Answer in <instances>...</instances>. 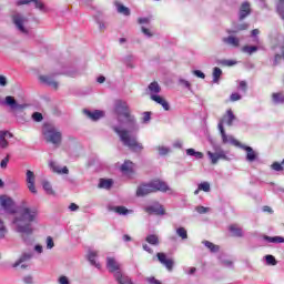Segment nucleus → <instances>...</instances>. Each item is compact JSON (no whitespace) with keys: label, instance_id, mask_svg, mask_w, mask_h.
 <instances>
[{"label":"nucleus","instance_id":"obj_25","mask_svg":"<svg viewBox=\"0 0 284 284\" xmlns=\"http://www.w3.org/2000/svg\"><path fill=\"white\" fill-rule=\"evenodd\" d=\"M114 278L119 284H134L129 276L123 275L120 271L115 272Z\"/></svg>","mask_w":284,"mask_h":284},{"label":"nucleus","instance_id":"obj_27","mask_svg":"<svg viewBox=\"0 0 284 284\" xmlns=\"http://www.w3.org/2000/svg\"><path fill=\"white\" fill-rule=\"evenodd\" d=\"M229 230L232 236H236L237 239L243 237V229H241L239 225L232 224L229 226Z\"/></svg>","mask_w":284,"mask_h":284},{"label":"nucleus","instance_id":"obj_43","mask_svg":"<svg viewBox=\"0 0 284 284\" xmlns=\"http://www.w3.org/2000/svg\"><path fill=\"white\" fill-rule=\"evenodd\" d=\"M179 85H182V88H186V90H192V83H190V81L180 78L178 81Z\"/></svg>","mask_w":284,"mask_h":284},{"label":"nucleus","instance_id":"obj_64","mask_svg":"<svg viewBox=\"0 0 284 284\" xmlns=\"http://www.w3.org/2000/svg\"><path fill=\"white\" fill-rule=\"evenodd\" d=\"M149 284H161V282L154 277H146Z\"/></svg>","mask_w":284,"mask_h":284},{"label":"nucleus","instance_id":"obj_18","mask_svg":"<svg viewBox=\"0 0 284 284\" xmlns=\"http://www.w3.org/2000/svg\"><path fill=\"white\" fill-rule=\"evenodd\" d=\"M220 121H222V125L223 123H226L230 128H232V125H234V121H236V115H234L232 109H229L226 114Z\"/></svg>","mask_w":284,"mask_h":284},{"label":"nucleus","instance_id":"obj_26","mask_svg":"<svg viewBox=\"0 0 284 284\" xmlns=\"http://www.w3.org/2000/svg\"><path fill=\"white\" fill-rule=\"evenodd\" d=\"M252 12V9L250 8V4L247 2L242 3L240 8V21H243L246 17H250V13Z\"/></svg>","mask_w":284,"mask_h":284},{"label":"nucleus","instance_id":"obj_9","mask_svg":"<svg viewBox=\"0 0 284 284\" xmlns=\"http://www.w3.org/2000/svg\"><path fill=\"white\" fill-rule=\"evenodd\" d=\"M158 261H160L161 265H164L169 272L174 270V260L168 257L165 253H158L156 254Z\"/></svg>","mask_w":284,"mask_h":284},{"label":"nucleus","instance_id":"obj_51","mask_svg":"<svg viewBox=\"0 0 284 284\" xmlns=\"http://www.w3.org/2000/svg\"><path fill=\"white\" fill-rule=\"evenodd\" d=\"M151 119H152V113L151 112H144L143 113V118H142L143 123H150Z\"/></svg>","mask_w":284,"mask_h":284},{"label":"nucleus","instance_id":"obj_61","mask_svg":"<svg viewBox=\"0 0 284 284\" xmlns=\"http://www.w3.org/2000/svg\"><path fill=\"white\" fill-rule=\"evenodd\" d=\"M230 100L231 101H241V94L239 93H232L231 97H230Z\"/></svg>","mask_w":284,"mask_h":284},{"label":"nucleus","instance_id":"obj_29","mask_svg":"<svg viewBox=\"0 0 284 284\" xmlns=\"http://www.w3.org/2000/svg\"><path fill=\"white\" fill-rule=\"evenodd\" d=\"M112 212H115V214H120L122 216H126V214H132V210H128L125 206H112L110 209Z\"/></svg>","mask_w":284,"mask_h":284},{"label":"nucleus","instance_id":"obj_32","mask_svg":"<svg viewBox=\"0 0 284 284\" xmlns=\"http://www.w3.org/2000/svg\"><path fill=\"white\" fill-rule=\"evenodd\" d=\"M8 236V226H6V222L0 219V241H3Z\"/></svg>","mask_w":284,"mask_h":284},{"label":"nucleus","instance_id":"obj_49","mask_svg":"<svg viewBox=\"0 0 284 284\" xmlns=\"http://www.w3.org/2000/svg\"><path fill=\"white\" fill-rule=\"evenodd\" d=\"M271 168L275 170V172H283V163L274 162Z\"/></svg>","mask_w":284,"mask_h":284},{"label":"nucleus","instance_id":"obj_34","mask_svg":"<svg viewBox=\"0 0 284 284\" xmlns=\"http://www.w3.org/2000/svg\"><path fill=\"white\" fill-rule=\"evenodd\" d=\"M42 187L47 194L54 195V190L52 189V184L49 181H42Z\"/></svg>","mask_w":284,"mask_h":284},{"label":"nucleus","instance_id":"obj_20","mask_svg":"<svg viewBox=\"0 0 284 284\" xmlns=\"http://www.w3.org/2000/svg\"><path fill=\"white\" fill-rule=\"evenodd\" d=\"M106 267L109 272H119L121 264L114 257H106Z\"/></svg>","mask_w":284,"mask_h":284},{"label":"nucleus","instance_id":"obj_19","mask_svg":"<svg viewBox=\"0 0 284 284\" xmlns=\"http://www.w3.org/2000/svg\"><path fill=\"white\" fill-rule=\"evenodd\" d=\"M49 168H51L52 172H54L55 174H69L70 172V170H68V166H63L61 169V166L54 161H51L49 163Z\"/></svg>","mask_w":284,"mask_h":284},{"label":"nucleus","instance_id":"obj_21","mask_svg":"<svg viewBox=\"0 0 284 284\" xmlns=\"http://www.w3.org/2000/svg\"><path fill=\"white\" fill-rule=\"evenodd\" d=\"M30 258H32V253H22L19 258L11 265V267H13V270H17L19 265L26 263L27 261H30Z\"/></svg>","mask_w":284,"mask_h":284},{"label":"nucleus","instance_id":"obj_54","mask_svg":"<svg viewBox=\"0 0 284 284\" xmlns=\"http://www.w3.org/2000/svg\"><path fill=\"white\" fill-rule=\"evenodd\" d=\"M195 210L199 214H207V212H210V207L205 206H196Z\"/></svg>","mask_w":284,"mask_h":284},{"label":"nucleus","instance_id":"obj_40","mask_svg":"<svg viewBox=\"0 0 284 284\" xmlns=\"http://www.w3.org/2000/svg\"><path fill=\"white\" fill-rule=\"evenodd\" d=\"M264 240L268 241V243H284V237H281V236L271 237V236L265 235Z\"/></svg>","mask_w":284,"mask_h":284},{"label":"nucleus","instance_id":"obj_45","mask_svg":"<svg viewBox=\"0 0 284 284\" xmlns=\"http://www.w3.org/2000/svg\"><path fill=\"white\" fill-rule=\"evenodd\" d=\"M160 156H165L166 154H170V148L160 145L156 148Z\"/></svg>","mask_w":284,"mask_h":284},{"label":"nucleus","instance_id":"obj_13","mask_svg":"<svg viewBox=\"0 0 284 284\" xmlns=\"http://www.w3.org/2000/svg\"><path fill=\"white\" fill-rule=\"evenodd\" d=\"M12 133L10 131H0V148L1 150H8L10 148V142L8 139H12Z\"/></svg>","mask_w":284,"mask_h":284},{"label":"nucleus","instance_id":"obj_33","mask_svg":"<svg viewBox=\"0 0 284 284\" xmlns=\"http://www.w3.org/2000/svg\"><path fill=\"white\" fill-rule=\"evenodd\" d=\"M247 28H250V24H247V23L237 24L234 30H227V33L229 34H236L237 32H241L243 30H247Z\"/></svg>","mask_w":284,"mask_h":284},{"label":"nucleus","instance_id":"obj_16","mask_svg":"<svg viewBox=\"0 0 284 284\" xmlns=\"http://www.w3.org/2000/svg\"><path fill=\"white\" fill-rule=\"evenodd\" d=\"M83 113L85 114V116H88L89 119H91V121H99V119H103L105 116V113L103 111H90V110H83Z\"/></svg>","mask_w":284,"mask_h":284},{"label":"nucleus","instance_id":"obj_50","mask_svg":"<svg viewBox=\"0 0 284 284\" xmlns=\"http://www.w3.org/2000/svg\"><path fill=\"white\" fill-rule=\"evenodd\" d=\"M265 261L267 265H276V257H274L273 255H266Z\"/></svg>","mask_w":284,"mask_h":284},{"label":"nucleus","instance_id":"obj_36","mask_svg":"<svg viewBox=\"0 0 284 284\" xmlns=\"http://www.w3.org/2000/svg\"><path fill=\"white\" fill-rule=\"evenodd\" d=\"M242 52H244V54H254V52H258V47L244 45Z\"/></svg>","mask_w":284,"mask_h":284},{"label":"nucleus","instance_id":"obj_12","mask_svg":"<svg viewBox=\"0 0 284 284\" xmlns=\"http://www.w3.org/2000/svg\"><path fill=\"white\" fill-rule=\"evenodd\" d=\"M29 3H34V8H37V10H41L42 12L45 10V4L41 0H18L16 6H29Z\"/></svg>","mask_w":284,"mask_h":284},{"label":"nucleus","instance_id":"obj_39","mask_svg":"<svg viewBox=\"0 0 284 284\" xmlns=\"http://www.w3.org/2000/svg\"><path fill=\"white\" fill-rule=\"evenodd\" d=\"M221 74H223V71L221 68L215 67L213 69V83H219V79H221Z\"/></svg>","mask_w":284,"mask_h":284},{"label":"nucleus","instance_id":"obj_59","mask_svg":"<svg viewBox=\"0 0 284 284\" xmlns=\"http://www.w3.org/2000/svg\"><path fill=\"white\" fill-rule=\"evenodd\" d=\"M0 85L1 88H6V85H8V78H6V75H0Z\"/></svg>","mask_w":284,"mask_h":284},{"label":"nucleus","instance_id":"obj_57","mask_svg":"<svg viewBox=\"0 0 284 284\" xmlns=\"http://www.w3.org/2000/svg\"><path fill=\"white\" fill-rule=\"evenodd\" d=\"M23 283H26V284H34V278L32 277V275H26L23 277Z\"/></svg>","mask_w":284,"mask_h":284},{"label":"nucleus","instance_id":"obj_23","mask_svg":"<svg viewBox=\"0 0 284 284\" xmlns=\"http://www.w3.org/2000/svg\"><path fill=\"white\" fill-rule=\"evenodd\" d=\"M99 256V252L97 251H89L88 252V261L90 262L93 267H97L98 270H101V264L98 263L97 257Z\"/></svg>","mask_w":284,"mask_h":284},{"label":"nucleus","instance_id":"obj_63","mask_svg":"<svg viewBox=\"0 0 284 284\" xmlns=\"http://www.w3.org/2000/svg\"><path fill=\"white\" fill-rule=\"evenodd\" d=\"M27 185H28L29 191H30L32 194H37V186H34V183H29V184H27Z\"/></svg>","mask_w":284,"mask_h":284},{"label":"nucleus","instance_id":"obj_35","mask_svg":"<svg viewBox=\"0 0 284 284\" xmlns=\"http://www.w3.org/2000/svg\"><path fill=\"white\" fill-rule=\"evenodd\" d=\"M146 243L150 245H159V235L151 234L145 237Z\"/></svg>","mask_w":284,"mask_h":284},{"label":"nucleus","instance_id":"obj_31","mask_svg":"<svg viewBox=\"0 0 284 284\" xmlns=\"http://www.w3.org/2000/svg\"><path fill=\"white\" fill-rule=\"evenodd\" d=\"M203 245H205V247H207V250H210V252H212L213 254H216V252H219L221 250V246H219L210 241H203Z\"/></svg>","mask_w":284,"mask_h":284},{"label":"nucleus","instance_id":"obj_56","mask_svg":"<svg viewBox=\"0 0 284 284\" xmlns=\"http://www.w3.org/2000/svg\"><path fill=\"white\" fill-rule=\"evenodd\" d=\"M8 163H10V155H7L1 162H0V166L6 170V168H8Z\"/></svg>","mask_w":284,"mask_h":284},{"label":"nucleus","instance_id":"obj_3","mask_svg":"<svg viewBox=\"0 0 284 284\" xmlns=\"http://www.w3.org/2000/svg\"><path fill=\"white\" fill-rule=\"evenodd\" d=\"M170 186L161 180H154L146 184H141L136 189V196L143 197L148 194H154V192H169Z\"/></svg>","mask_w":284,"mask_h":284},{"label":"nucleus","instance_id":"obj_46","mask_svg":"<svg viewBox=\"0 0 284 284\" xmlns=\"http://www.w3.org/2000/svg\"><path fill=\"white\" fill-rule=\"evenodd\" d=\"M36 175L31 170H27V184L34 183Z\"/></svg>","mask_w":284,"mask_h":284},{"label":"nucleus","instance_id":"obj_30","mask_svg":"<svg viewBox=\"0 0 284 284\" xmlns=\"http://www.w3.org/2000/svg\"><path fill=\"white\" fill-rule=\"evenodd\" d=\"M115 8L120 14H124V17H130V9L123 6L120 2H115Z\"/></svg>","mask_w":284,"mask_h":284},{"label":"nucleus","instance_id":"obj_28","mask_svg":"<svg viewBox=\"0 0 284 284\" xmlns=\"http://www.w3.org/2000/svg\"><path fill=\"white\" fill-rule=\"evenodd\" d=\"M134 171V163L130 160L124 161V163L121 165V172L124 174H130V172Z\"/></svg>","mask_w":284,"mask_h":284},{"label":"nucleus","instance_id":"obj_48","mask_svg":"<svg viewBox=\"0 0 284 284\" xmlns=\"http://www.w3.org/2000/svg\"><path fill=\"white\" fill-rule=\"evenodd\" d=\"M236 61L235 60H221L220 64L221 65H225L227 68H232V65H236Z\"/></svg>","mask_w":284,"mask_h":284},{"label":"nucleus","instance_id":"obj_5","mask_svg":"<svg viewBox=\"0 0 284 284\" xmlns=\"http://www.w3.org/2000/svg\"><path fill=\"white\" fill-rule=\"evenodd\" d=\"M44 141L51 143L54 148H60L63 141V133L54 126H47L43 132Z\"/></svg>","mask_w":284,"mask_h":284},{"label":"nucleus","instance_id":"obj_62","mask_svg":"<svg viewBox=\"0 0 284 284\" xmlns=\"http://www.w3.org/2000/svg\"><path fill=\"white\" fill-rule=\"evenodd\" d=\"M128 68H134V64H132V55H128L125 59H124Z\"/></svg>","mask_w":284,"mask_h":284},{"label":"nucleus","instance_id":"obj_24","mask_svg":"<svg viewBox=\"0 0 284 284\" xmlns=\"http://www.w3.org/2000/svg\"><path fill=\"white\" fill-rule=\"evenodd\" d=\"M223 43L226 45H232V48H239L241 45V40L234 36H229L222 39Z\"/></svg>","mask_w":284,"mask_h":284},{"label":"nucleus","instance_id":"obj_11","mask_svg":"<svg viewBox=\"0 0 284 284\" xmlns=\"http://www.w3.org/2000/svg\"><path fill=\"white\" fill-rule=\"evenodd\" d=\"M39 80L41 81V83H45V85L53 88V90H59V82L54 80V74L40 75Z\"/></svg>","mask_w":284,"mask_h":284},{"label":"nucleus","instance_id":"obj_4","mask_svg":"<svg viewBox=\"0 0 284 284\" xmlns=\"http://www.w3.org/2000/svg\"><path fill=\"white\" fill-rule=\"evenodd\" d=\"M11 21L18 32L20 34H23L24 37H28L30 34V27H28V23H30V19L28 16L21 12H14L11 14Z\"/></svg>","mask_w":284,"mask_h":284},{"label":"nucleus","instance_id":"obj_60","mask_svg":"<svg viewBox=\"0 0 284 284\" xmlns=\"http://www.w3.org/2000/svg\"><path fill=\"white\" fill-rule=\"evenodd\" d=\"M59 284H70V280L68 276L62 275L59 277Z\"/></svg>","mask_w":284,"mask_h":284},{"label":"nucleus","instance_id":"obj_42","mask_svg":"<svg viewBox=\"0 0 284 284\" xmlns=\"http://www.w3.org/2000/svg\"><path fill=\"white\" fill-rule=\"evenodd\" d=\"M176 234L178 236H180V239H182L183 241H185L187 239V230H185V227H179L176 229Z\"/></svg>","mask_w":284,"mask_h":284},{"label":"nucleus","instance_id":"obj_14","mask_svg":"<svg viewBox=\"0 0 284 284\" xmlns=\"http://www.w3.org/2000/svg\"><path fill=\"white\" fill-rule=\"evenodd\" d=\"M240 148H241V150H245L246 161H248V163H254V161H256V159H258V153L256 151H254V149H252L251 146L242 144Z\"/></svg>","mask_w":284,"mask_h":284},{"label":"nucleus","instance_id":"obj_47","mask_svg":"<svg viewBox=\"0 0 284 284\" xmlns=\"http://www.w3.org/2000/svg\"><path fill=\"white\" fill-rule=\"evenodd\" d=\"M199 190H201L202 192H210L211 186H210V182H202L197 185Z\"/></svg>","mask_w":284,"mask_h":284},{"label":"nucleus","instance_id":"obj_10","mask_svg":"<svg viewBox=\"0 0 284 284\" xmlns=\"http://www.w3.org/2000/svg\"><path fill=\"white\" fill-rule=\"evenodd\" d=\"M146 214H155L156 216H165V209L161 204H154L144 209Z\"/></svg>","mask_w":284,"mask_h":284},{"label":"nucleus","instance_id":"obj_53","mask_svg":"<svg viewBox=\"0 0 284 284\" xmlns=\"http://www.w3.org/2000/svg\"><path fill=\"white\" fill-rule=\"evenodd\" d=\"M32 119H33V121H37L39 123V122L43 121V114H41L40 112H34L32 114Z\"/></svg>","mask_w":284,"mask_h":284},{"label":"nucleus","instance_id":"obj_1","mask_svg":"<svg viewBox=\"0 0 284 284\" xmlns=\"http://www.w3.org/2000/svg\"><path fill=\"white\" fill-rule=\"evenodd\" d=\"M115 114L120 125H114L113 131L118 134L121 143L132 152H142L143 144L136 141V138L132 134L139 132V122L130 111L128 102L118 100L115 102Z\"/></svg>","mask_w":284,"mask_h":284},{"label":"nucleus","instance_id":"obj_38","mask_svg":"<svg viewBox=\"0 0 284 284\" xmlns=\"http://www.w3.org/2000/svg\"><path fill=\"white\" fill-rule=\"evenodd\" d=\"M98 187H101L103 190H110V187H112V180L101 179Z\"/></svg>","mask_w":284,"mask_h":284},{"label":"nucleus","instance_id":"obj_37","mask_svg":"<svg viewBox=\"0 0 284 284\" xmlns=\"http://www.w3.org/2000/svg\"><path fill=\"white\" fill-rule=\"evenodd\" d=\"M187 156H194L195 159H203V152H199L194 149L186 150Z\"/></svg>","mask_w":284,"mask_h":284},{"label":"nucleus","instance_id":"obj_15","mask_svg":"<svg viewBox=\"0 0 284 284\" xmlns=\"http://www.w3.org/2000/svg\"><path fill=\"white\" fill-rule=\"evenodd\" d=\"M4 105H8L12 110H24L26 105L24 104H19L14 97L8 95L4 99Z\"/></svg>","mask_w":284,"mask_h":284},{"label":"nucleus","instance_id":"obj_2","mask_svg":"<svg viewBox=\"0 0 284 284\" xmlns=\"http://www.w3.org/2000/svg\"><path fill=\"white\" fill-rule=\"evenodd\" d=\"M39 216V211L37 207L28 206L26 202H22L16 216L13 217L12 225L14 231L20 234V237L26 243V245H32L34 243V229H32V223L37 221Z\"/></svg>","mask_w":284,"mask_h":284},{"label":"nucleus","instance_id":"obj_44","mask_svg":"<svg viewBox=\"0 0 284 284\" xmlns=\"http://www.w3.org/2000/svg\"><path fill=\"white\" fill-rule=\"evenodd\" d=\"M277 12H278L281 19H283V21H284V0H278Z\"/></svg>","mask_w":284,"mask_h":284},{"label":"nucleus","instance_id":"obj_22","mask_svg":"<svg viewBox=\"0 0 284 284\" xmlns=\"http://www.w3.org/2000/svg\"><path fill=\"white\" fill-rule=\"evenodd\" d=\"M151 101H154L155 103H159V105H162L163 110L166 112L170 111V103H168V100L161 95H152Z\"/></svg>","mask_w":284,"mask_h":284},{"label":"nucleus","instance_id":"obj_41","mask_svg":"<svg viewBox=\"0 0 284 284\" xmlns=\"http://www.w3.org/2000/svg\"><path fill=\"white\" fill-rule=\"evenodd\" d=\"M272 100L274 103H284V94L283 93H273Z\"/></svg>","mask_w":284,"mask_h":284},{"label":"nucleus","instance_id":"obj_55","mask_svg":"<svg viewBox=\"0 0 284 284\" xmlns=\"http://www.w3.org/2000/svg\"><path fill=\"white\" fill-rule=\"evenodd\" d=\"M52 247H54V240L52 239V236H48L47 237V250H52Z\"/></svg>","mask_w":284,"mask_h":284},{"label":"nucleus","instance_id":"obj_7","mask_svg":"<svg viewBox=\"0 0 284 284\" xmlns=\"http://www.w3.org/2000/svg\"><path fill=\"white\" fill-rule=\"evenodd\" d=\"M0 207L9 214H14V201L8 195H0Z\"/></svg>","mask_w":284,"mask_h":284},{"label":"nucleus","instance_id":"obj_58","mask_svg":"<svg viewBox=\"0 0 284 284\" xmlns=\"http://www.w3.org/2000/svg\"><path fill=\"white\" fill-rule=\"evenodd\" d=\"M194 77H197V79H205V73L201 70H194L193 71Z\"/></svg>","mask_w":284,"mask_h":284},{"label":"nucleus","instance_id":"obj_8","mask_svg":"<svg viewBox=\"0 0 284 284\" xmlns=\"http://www.w3.org/2000/svg\"><path fill=\"white\" fill-rule=\"evenodd\" d=\"M207 156L210 158L212 165H216L220 159H223L224 161H230V158L225 154V151H223V149H215L214 153L207 151Z\"/></svg>","mask_w":284,"mask_h":284},{"label":"nucleus","instance_id":"obj_6","mask_svg":"<svg viewBox=\"0 0 284 284\" xmlns=\"http://www.w3.org/2000/svg\"><path fill=\"white\" fill-rule=\"evenodd\" d=\"M217 128L220 130V134L222 136V143L226 145V143H231V145H234L235 148H241V142L239 140L234 139L232 135H227L225 133V129L223 128V121H220L217 124Z\"/></svg>","mask_w":284,"mask_h":284},{"label":"nucleus","instance_id":"obj_52","mask_svg":"<svg viewBox=\"0 0 284 284\" xmlns=\"http://www.w3.org/2000/svg\"><path fill=\"white\" fill-rule=\"evenodd\" d=\"M98 26L100 32H105V30H108V24L102 20H98Z\"/></svg>","mask_w":284,"mask_h":284},{"label":"nucleus","instance_id":"obj_17","mask_svg":"<svg viewBox=\"0 0 284 284\" xmlns=\"http://www.w3.org/2000/svg\"><path fill=\"white\" fill-rule=\"evenodd\" d=\"M160 92L161 85L159 82H151L146 89V93L150 95V99H152V97L159 95Z\"/></svg>","mask_w":284,"mask_h":284}]
</instances>
